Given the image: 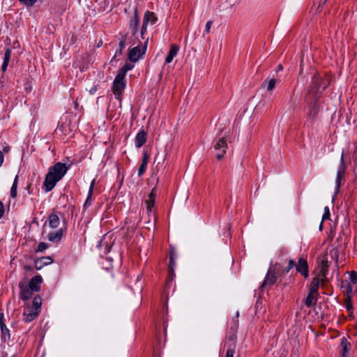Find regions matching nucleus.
Masks as SVG:
<instances>
[{
	"mask_svg": "<svg viewBox=\"0 0 357 357\" xmlns=\"http://www.w3.org/2000/svg\"><path fill=\"white\" fill-rule=\"evenodd\" d=\"M155 189L153 188L150 194L149 195V199L146 201L147 213L150 215L153 213V208L155 205Z\"/></svg>",
	"mask_w": 357,
	"mask_h": 357,
	"instance_id": "nucleus-10",
	"label": "nucleus"
},
{
	"mask_svg": "<svg viewBox=\"0 0 357 357\" xmlns=\"http://www.w3.org/2000/svg\"><path fill=\"white\" fill-rule=\"evenodd\" d=\"M43 261H44V259H39L36 261V269L40 270L45 266V264L43 263Z\"/></svg>",
	"mask_w": 357,
	"mask_h": 357,
	"instance_id": "nucleus-38",
	"label": "nucleus"
},
{
	"mask_svg": "<svg viewBox=\"0 0 357 357\" xmlns=\"http://www.w3.org/2000/svg\"><path fill=\"white\" fill-rule=\"evenodd\" d=\"M3 153L0 151V167H1L3 162Z\"/></svg>",
	"mask_w": 357,
	"mask_h": 357,
	"instance_id": "nucleus-46",
	"label": "nucleus"
},
{
	"mask_svg": "<svg viewBox=\"0 0 357 357\" xmlns=\"http://www.w3.org/2000/svg\"><path fill=\"white\" fill-rule=\"evenodd\" d=\"M312 84L317 92L321 93L328 86V81L323 79L319 75H315L312 79Z\"/></svg>",
	"mask_w": 357,
	"mask_h": 357,
	"instance_id": "nucleus-6",
	"label": "nucleus"
},
{
	"mask_svg": "<svg viewBox=\"0 0 357 357\" xmlns=\"http://www.w3.org/2000/svg\"><path fill=\"white\" fill-rule=\"evenodd\" d=\"M68 169L69 166L62 162H56L49 169L44 181L47 192H50L54 188L57 182L65 176Z\"/></svg>",
	"mask_w": 357,
	"mask_h": 357,
	"instance_id": "nucleus-1",
	"label": "nucleus"
},
{
	"mask_svg": "<svg viewBox=\"0 0 357 357\" xmlns=\"http://www.w3.org/2000/svg\"><path fill=\"white\" fill-rule=\"evenodd\" d=\"M143 54H144V52H141L140 48L137 46L130 50L128 58L131 61L135 62Z\"/></svg>",
	"mask_w": 357,
	"mask_h": 357,
	"instance_id": "nucleus-15",
	"label": "nucleus"
},
{
	"mask_svg": "<svg viewBox=\"0 0 357 357\" xmlns=\"http://www.w3.org/2000/svg\"><path fill=\"white\" fill-rule=\"evenodd\" d=\"M1 326V329L2 336L4 338V340L6 339V336H8V337L9 338V337H10L9 331L6 327V325L4 324H1V326Z\"/></svg>",
	"mask_w": 357,
	"mask_h": 357,
	"instance_id": "nucleus-31",
	"label": "nucleus"
},
{
	"mask_svg": "<svg viewBox=\"0 0 357 357\" xmlns=\"http://www.w3.org/2000/svg\"><path fill=\"white\" fill-rule=\"evenodd\" d=\"M2 357H15V355L8 356L7 354H3Z\"/></svg>",
	"mask_w": 357,
	"mask_h": 357,
	"instance_id": "nucleus-49",
	"label": "nucleus"
},
{
	"mask_svg": "<svg viewBox=\"0 0 357 357\" xmlns=\"http://www.w3.org/2000/svg\"><path fill=\"white\" fill-rule=\"evenodd\" d=\"M139 23V19L137 13L135 14L133 19L130 21V29L132 31V35H135L137 31V26Z\"/></svg>",
	"mask_w": 357,
	"mask_h": 357,
	"instance_id": "nucleus-19",
	"label": "nucleus"
},
{
	"mask_svg": "<svg viewBox=\"0 0 357 357\" xmlns=\"http://www.w3.org/2000/svg\"><path fill=\"white\" fill-rule=\"evenodd\" d=\"M212 21L209 20L206 22V27H205V30H204V34L205 33H208L210 32V30H211V26H212Z\"/></svg>",
	"mask_w": 357,
	"mask_h": 357,
	"instance_id": "nucleus-40",
	"label": "nucleus"
},
{
	"mask_svg": "<svg viewBox=\"0 0 357 357\" xmlns=\"http://www.w3.org/2000/svg\"><path fill=\"white\" fill-rule=\"evenodd\" d=\"M134 66L131 63H126L123 65V66L120 69L118 75H121L123 77H126V75L128 70H130L133 68Z\"/></svg>",
	"mask_w": 357,
	"mask_h": 357,
	"instance_id": "nucleus-24",
	"label": "nucleus"
},
{
	"mask_svg": "<svg viewBox=\"0 0 357 357\" xmlns=\"http://www.w3.org/2000/svg\"><path fill=\"white\" fill-rule=\"evenodd\" d=\"M94 185H95V179H93L91 183L90 188H89V190L88 192L89 193V196H92V195H93Z\"/></svg>",
	"mask_w": 357,
	"mask_h": 357,
	"instance_id": "nucleus-42",
	"label": "nucleus"
},
{
	"mask_svg": "<svg viewBox=\"0 0 357 357\" xmlns=\"http://www.w3.org/2000/svg\"><path fill=\"white\" fill-rule=\"evenodd\" d=\"M19 287L20 289V296L22 300L26 301L29 300L33 294V290L31 289L27 285L24 284L20 283Z\"/></svg>",
	"mask_w": 357,
	"mask_h": 357,
	"instance_id": "nucleus-9",
	"label": "nucleus"
},
{
	"mask_svg": "<svg viewBox=\"0 0 357 357\" xmlns=\"http://www.w3.org/2000/svg\"><path fill=\"white\" fill-rule=\"evenodd\" d=\"M314 294L309 293V294L307 295L305 301V303L307 307H311L312 305L315 303L316 301L314 298Z\"/></svg>",
	"mask_w": 357,
	"mask_h": 357,
	"instance_id": "nucleus-27",
	"label": "nucleus"
},
{
	"mask_svg": "<svg viewBox=\"0 0 357 357\" xmlns=\"http://www.w3.org/2000/svg\"><path fill=\"white\" fill-rule=\"evenodd\" d=\"M38 314H39L38 312L36 311L35 310H33L29 307H27L24 311L23 319L26 322H30V321H33L37 317V315Z\"/></svg>",
	"mask_w": 357,
	"mask_h": 357,
	"instance_id": "nucleus-12",
	"label": "nucleus"
},
{
	"mask_svg": "<svg viewBox=\"0 0 357 357\" xmlns=\"http://www.w3.org/2000/svg\"><path fill=\"white\" fill-rule=\"evenodd\" d=\"M147 165L146 164V162H142L140 165L139 169H138V175L140 176L144 174V173L146 171Z\"/></svg>",
	"mask_w": 357,
	"mask_h": 357,
	"instance_id": "nucleus-35",
	"label": "nucleus"
},
{
	"mask_svg": "<svg viewBox=\"0 0 357 357\" xmlns=\"http://www.w3.org/2000/svg\"><path fill=\"white\" fill-rule=\"evenodd\" d=\"M148 43V39L146 40L145 41V45Z\"/></svg>",
	"mask_w": 357,
	"mask_h": 357,
	"instance_id": "nucleus-53",
	"label": "nucleus"
},
{
	"mask_svg": "<svg viewBox=\"0 0 357 357\" xmlns=\"http://www.w3.org/2000/svg\"><path fill=\"white\" fill-rule=\"evenodd\" d=\"M179 50V47L177 45L172 44L170 47V50L167 54V56L165 59V63H171L174 58L177 55Z\"/></svg>",
	"mask_w": 357,
	"mask_h": 357,
	"instance_id": "nucleus-14",
	"label": "nucleus"
},
{
	"mask_svg": "<svg viewBox=\"0 0 357 357\" xmlns=\"http://www.w3.org/2000/svg\"><path fill=\"white\" fill-rule=\"evenodd\" d=\"M96 91H97V87L95 86H93L91 88V89L89 90V93L91 94H94Z\"/></svg>",
	"mask_w": 357,
	"mask_h": 357,
	"instance_id": "nucleus-45",
	"label": "nucleus"
},
{
	"mask_svg": "<svg viewBox=\"0 0 357 357\" xmlns=\"http://www.w3.org/2000/svg\"><path fill=\"white\" fill-rule=\"evenodd\" d=\"M320 280L318 278H315L311 282L310 293L316 294L319 289Z\"/></svg>",
	"mask_w": 357,
	"mask_h": 357,
	"instance_id": "nucleus-22",
	"label": "nucleus"
},
{
	"mask_svg": "<svg viewBox=\"0 0 357 357\" xmlns=\"http://www.w3.org/2000/svg\"><path fill=\"white\" fill-rule=\"evenodd\" d=\"M40 259H44L43 263L45 264V265H48V264H51L52 261V259L49 257H42V258H40Z\"/></svg>",
	"mask_w": 357,
	"mask_h": 357,
	"instance_id": "nucleus-43",
	"label": "nucleus"
},
{
	"mask_svg": "<svg viewBox=\"0 0 357 357\" xmlns=\"http://www.w3.org/2000/svg\"><path fill=\"white\" fill-rule=\"evenodd\" d=\"M126 88L125 77L117 74L114 82L112 91L114 94L115 98L119 100L121 96Z\"/></svg>",
	"mask_w": 357,
	"mask_h": 357,
	"instance_id": "nucleus-3",
	"label": "nucleus"
},
{
	"mask_svg": "<svg viewBox=\"0 0 357 357\" xmlns=\"http://www.w3.org/2000/svg\"><path fill=\"white\" fill-rule=\"evenodd\" d=\"M63 229H59L56 231H50L47 234V239L52 243H58L61 240L63 236Z\"/></svg>",
	"mask_w": 357,
	"mask_h": 357,
	"instance_id": "nucleus-11",
	"label": "nucleus"
},
{
	"mask_svg": "<svg viewBox=\"0 0 357 357\" xmlns=\"http://www.w3.org/2000/svg\"><path fill=\"white\" fill-rule=\"evenodd\" d=\"M17 178L18 176H16L10 189V195L13 198H15L17 196Z\"/></svg>",
	"mask_w": 357,
	"mask_h": 357,
	"instance_id": "nucleus-26",
	"label": "nucleus"
},
{
	"mask_svg": "<svg viewBox=\"0 0 357 357\" xmlns=\"http://www.w3.org/2000/svg\"><path fill=\"white\" fill-rule=\"evenodd\" d=\"M349 282L352 284H356L357 283V274L355 271H351L349 273Z\"/></svg>",
	"mask_w": 357,
	"mask_h": 357,
	"instance_id": "nucleus-33",
	"label": "nucleus"
},
{
	"mask_svg": "<svg viewBox=\"0 0 357 357\" xmlns=\"http://www.w3.org/2000/svg\"><path fill=\"white\" fill-rule=\"evenodd\" d=\"M11 56V50L10 48H7L5 51L4 56H3V61L1 66V70L3 72H5L7 69V67L8 66L10 59Z\"/></svg>",
	"mask_w": 357,
	"mask_h": 357,
	"instance_id": "nucleus-18",
	"label": "nucleus"
},
{
	"mask_svg": "<svg viewBox=\"0 0 357 357\" xmlns=\"http://www.w3.org/2000/svg\"><path fill=\"white\" fill-rule=\"evenodd\" d=\"M48 248V245L44 242H41L38 244L36 251L43 252Z\"/></svg>",
	"mask_w": 357,
	"mask_h": 357,
	"instance_id": "nucleus-36",
	"label": "nucleus"
},
{
	"mask_svg": "<svg viewBox=\"0 0 357 357\" xmlns=\"http://www.w3.org/2000/svg\"><path fill=\"white\" fill-rule=\"evenodd\" d=\"M277 80L274 78L266 79L262 84L263 87H266L268 91H271L275 86Z\"/></svg>",
	"mask_w": 357,
	"mask_h": 357,
	"instance_id": "nucleus-20",
	"label": "nucleus"
},
{
	"mask_svg": "<svg viewBox=\"0 0 357 357\" xmlns=\"http://www.w3.org/2000/svg\"><path fill=\"white\" fill-rule=\"evenodd\" d=\"M3 213H4L3 204L1 202H0V219L3 216Z\"/></svg>",
	"mask_w": 357,
	"mask_h": 357,
	"instance_id": "nucleus-44",
	"label": "nucleus"
},
{
	"mask_svg": "<svg viewBox=\"0 0 357 357\" xmlns=\"http://www.w3.org/2000/svg\"><path fill=\"white\" fill-rule=\"evenodd\" d=\"M175 259H176V256H175L174 252H172L170 254L169 264V272L172 275H174V267L176 266Z\"/></svg>",
	"mask_w": 357,
	"mask_h": 357,
	"instance_id": "nucleus-23",
	"label": "nucleus"
},
{
	"mask_svg": "<svg viewBox=\"0 0 357 357\" xmlns=\"http://www.w3.org/2000/svg\"><path fill=\"white\" fill-rule=\"evenodd\" d=\"M49 226L51 228L56 229L58 228L60 225V220L56 214H51L49 218Z\"/></svg>",
	"mask_w": 357,
	"mask_h": 357,
	"instance_id": "nucleus-17",
	"label": "nucleus"
},
{
	"mask_svg": "<svg viewBox=\"0 0 357 357\" xmlns=\"http://www.w3.org/2000/svg\"><path fill=\"white\" fill-rule=\"evenodd\" d=\"M351 284H351L350 282H349L347 281H344V282H342V287L345 288L346 293L348 296H349V295L353 291V287H352Z\"/></svg>",
	"mask_w": 357,
	"mask_h": 357,
	"instance_id": "nucleus-28",
	"label": "nucleus"
},
{
	"mask_svg": "<svg viewBox=\"0 0 357 357\" xmlns=\"http://www.w3.org/2000/svg\"><path fill=\"white\" fill-rule=\"evenodd\" d=\"M43 279L40 275L34 276L30 281L29 287L34 291H38L40 289V284Z\"/></svg>",
	"mask_w": 357,
	"mask_h": 357,
	"instance_id": "nucleus-13",
	"label": "nucleus"
},
{
	"mask_svg": "<svg viewBox=\"0 0 357 357\" xmlns=\"http://www.w3.org/2000/svg\"><path fill=\"white\" fill-rule=\"evenodd\" d=\"M282 66H279L278 69H282Z\"/></svg>",
	"mask_w": 357,
	"mask_h": 357,
	"instance_id": "nucleus-51",
	"label": "nucleus"
},
{
	"mask_svg": "<svg viewBox=\"0 0 357 357\" xmlns=\"http://www.w3.org/2000/svg\"><path fill=\"white\" fill-rule=\"evenodd\" d=\"M294 265H295V262L292 259L289 260V264L285 268L284 271L287 272V273H289V271L294 266Z\"/></svg>",
	"mask_w": 357,
	"mask_h": 357,
	"instance_id": "nucleus-39",
	"label": "nucleus"
},
{
	"mask_svg": "<svg viewBox=\"0 0 357 357\" xmlns=\"http://www.w3.org/2000/svg\"><path fill=\"white\" fill-rule=\"evenodd\" d=\"M349 343L345 338H342L341 341V347L342 348V357H346L347 354L349 351Z\"/></svg>",
	"mask_w": 357,
	"mask_h": 357,
	"instance_id": "nucleus-25",
	"label": "nucleus"
},
{
	"mask_svg": "<svg viewBox=\"0 0 357 357\" xmlns=\"http://www.w3.org/2000/svg\"><path fill=\"white\" fill-rule=\"evenodd\" d=\"M42 299L39 296H36L33 298L31 308L40 312L41 307Z\"/></svg>",
	"mask_w": 357,
	"mask_h": 357,
	"instance_id": "nucleus-21",
	"label": "nucleus"
},
{
	"mask_svg": "<svg viewBox=\"0 0 357 357\" xmlns=\"http://www.w3.org/2000/svg\"><path fill=\"white\" fill-rule=\"evenodd\" d=\"M1 324L3 323V314H0V326H1Z\"/></svg>",
	"mask_w": 357,
	"mask_h": 357,
	"instance_id": "nucleus-50",
	"label": "nucleus"
},
{
	"mask_svg": "<svg viewBox=\"0 0 357 357\" xmlns=\"http://www.w3.org/2000/svg\"><path fill=\"white\" fill-rule=\"evenodd\" d=\"M294 266L297 272L300 273L305 278L308 276V265L307 259L304 257H300L298 263Z\"/></svg>",
	"mask_w": 357,
	"mask_h": 357,
	"instance_id": "nucleus-7",
	"label": "nucleus"
},
{
	"mask_svg": "<svg viewBox=\"0 0 357 357\" xmlns=\"http://www.w3.org/2000/svg\"><path fill=\"white\" fill-rule=\"evenodd\" d=\"M228 149L227 139L225 137H222L218 139L214 144V149L216 151L215 157L218 160L224 158L225 154Z\"/></svg>",
	"mask_w": 357,
	"mask_h": 357,
	"instance_id": "nucleus-4",
	"label": "nucleus"
},
{
	"mask_svg": "<svg viewBox=\"0 0 357 357\" xmlns=\"http://www.w3.org/2000/svg\"><path fill=\"white\" fill-rule=\"evenodd\" d=\"M152 213H153V219H155V217H154V215H155L154 213L153 212Z\"/></svg>",
	"mask_w": 357,
	"mask_h": 357,
	"instance_id": "nucleus-52",
	"label": "nucleus"
},
{
	"mask_svg": "<svg viewBox=\"0 0 357 357\" xmlns=\"http://www.w3.org/2000/svg\"><path fill=\"white\" fill-rule=\"evenodd\" d=\"M20 3L27 7H32L38 0H18Z\"/></svg>",
	"mask_w": 357,
	"mask_h": 357,
	"instance_id": "nucleus-32",
	"label": "nucleus"
},
{
	"mask_svg": "<svg viewBox=\"0 0 357 357\" xmlns=\"http://www.w3.org/2000/svg\"><path fill=\"white\" fill-rule=\"evenodd\" d=\"M146 141V133L144 130H141L137 133L135 137V146L140 148Z\"/></svg>",
	"mask_w": 357,
	"mask_h": 357,
	"instance_id": "nucleus-16",
	"label": "nucleus"
},
{
	"mask_svg": "<svg viewBox=\"0 0 357 357\" xmlns=\"http://www.w3.org/2000/svg\"><path fill=\"white\" fill-rule=\"evenodd\" d=\"M148 160H149V156L147 155V154H144V158H143V160H142V162H146V164L147 165V164H148Z\"/></svg>",
	"mask_w": 357,
	"mask_h": 357,
	"instance_id": "nucleus-47",
	"label": "nucleus"
},
{
	"mask_svg": "<svg viewBox=\"0 0 357 357\" xmlns=\"http://www.w3.org/2000/svg\"><path fill=\"white\" fill-rule=\"evenodd\" d=\"M276 281V276L275 274V271L271 268L267 272L266 278L261 285V288L263 289L267 286L270 287L273 285Z\"/></svg>",
	"mask_w": 357,
	"mask_h": 357,
	"instance_id": "nucleus-8",
	"label": "nucleus"
},
{
	"mask_svg": "<svg viewBox=\"0 0 357 357\" xmlns=\"http://www.w3.org/2000/svg\"><path fill=\"white\" fill-rule=\"evenodd\" d=\"M127 45V36H122L119 42V54H121L123 50Z\"/></svg>",
	"mask_w": 357,
	"mask_h": 357,
	"instance_id": "nucleus-29",
	"label": "nucleus"
},
{
	"mask_svg": "<svg viewBox=\"0 0 357 357\" xmlns=\"http://www.w3.org/2000/svg\"><path fill=\"white\" fill-rule=\"evenodd\" d=\"M235 354V346L233 344L229 345L228 347L225 357H234Z\"/></svg>",
	"mask_w": 357,
	"mask_h": 357,
	"instance_id": "nucleus-30",
	"label": "nucleus"
},
{
	"mask_svg": "<svg viewBox=\"0 0 357 357\" xmlns=\"http://www.w3.org/2000/svg\"><path fill=\"white\" fill-rule=\"evenodd\" d=\"M9 150H10L9 146H5V147L3 148V152H4V153H8V152L9 151Z\"/></svg>",
	"mask_w": 357,
	"mask_h": 357,
	"instance_id": "nucleus-48",
	"label": "nucleus"
},
{
	"mask_svg": "<svg viewBox=\"0 0 357 357\" xmlns=\"http://www.w3.org/2000/svg\"><path fill=\"white\" fill-rule=\"evenodd\" d=\"M157 21V17L155 14L152 12H146L144 14L143 19V24L141 29V36L144 39V34L146 31L147 26L149 24L153 25Z\"/></svg>",
	"mask_w": 357,
	"mask_h": 357,
	"instance_id": "nucleus-5",
	"label": "nucleus"
},
{
	"mask_svg": "<svg viewBox=\"0 0 357 357\" xmlns=\"http://www.w3.org/2000/svg\"><path fill=\"white\" fill-rule=\"evenodd\" d=\"M330 218V211L329 208L328 206H325L324 208V213L322 216V221H324L325 220L329 219Z\"/></svg>",
	"mask_w": 357,
	"mask_h": 357,
	"instance_id": "nucleus-37",
	"label": "nucleus"
},
{
	"mask_svg": "<svg viewBox=\"0 0 357 357\" xmlns=\"http://www.w3.org/2000/svg\"><path fill=\"white\" fill-rule=\"evenodd\" d=\"M318 112L317 107L314 104L310 109L309 115L312 117H314Z\"/></svg>",
	"mask_w": 357,
	"mask_h": 357,
	"instance_id": "nucleus-34",
	"label": "nucleus"
},
{
	"mask_svg": "<svg viewBox=\"0 0 357 357\" xmlns=\"http://www.w3.org/2000/svg\"><path fill=\"white\" fill-rule=\"evenodd\" d=\"M347 168L346 160H345V153L342 151L340 158V165L338 167L336 178H335V196L338 193L341 185V181L343 178Z\"/></svg>",
	"mask_w": 357,
	"mask_h": 357,
	"instance_id": "nucleus-2",
	"label": "nucleus"
},
{
	"mask_svg": "<svg viewBox=\"0 0 357 357\" xmlns=\"http://www.w3.org/2000/svg\"><path fill=\"white\" fill-rule=\"evenodd\" d=\"M91 197L92 196H89V193L88 192V196L84 204L85 208L89 207L91 204Z\"/></svg>",
	"mask_w": 357,
	"mask_h": 357,
	"instance_id": "nucleus-41",
	"label": "nucleus"
}]
</instances>
